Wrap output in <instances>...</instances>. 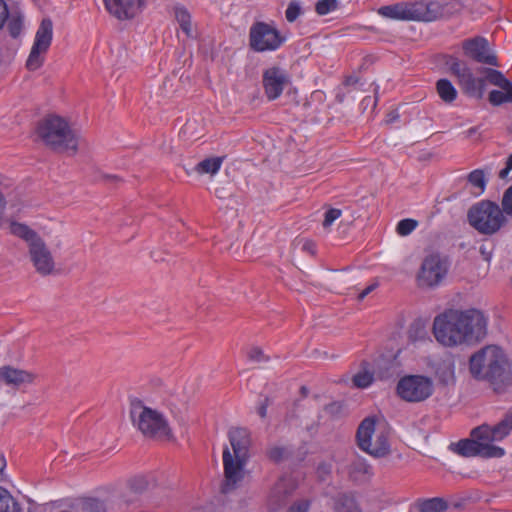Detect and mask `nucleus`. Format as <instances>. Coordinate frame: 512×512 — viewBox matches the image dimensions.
Listing matches in <instances>:
<instances>
[{"label":"nucleus","instance_id":"nucleus-4","mask_svg":"<svg viewBox=\"0 0 512 512\" xmlns=\"http://www.w3.org/2000/svg\"><path fill=\"white\" fill-rule=\"evenodd\" d=\"M228 438L233 450L231 454L229 448L223 451L224 482L221 486V492L228 494L237 488L238 484L244 479V466L249 457L250 434L245 428H231L228 432Z\"/></svg>","mask_w":512,"mask_h":512},{"label":"nucleus","instance_id":"nucleus-45","mask_svg":"<svg viewBox=\"0 0 512 512\" xmlns=\"http://www.w3.org/2000/svg\"><path fill=\"white\" fill-rule=\"evenodd\" d=\"M269 406V398L265 397L263 402L259 405L257 413L261 418H265L267 415V408Z\"/></svg>","mask_w":512,"mask_h":512},{"label":"nucleus","instance_id":"nucleus-57","mask_svg":"<svg viewBox=\"0 0 512 512\" xmlns=\"http://www.w3.org/2000/svg\"><path fill=\"white\" fill-rule=\"evenodd\" d=\"M481 253H486V250H483V248H481Z\"/></svg>","mask_w":512,"mask_h":512},{"label":"nucleus","instance_id":"nucleus-18","mask_svg":"<svg viewBox=\"0 0 512 512\" xmlns=\"http://www.w3.org/2000/svg\"><path fill=\"white\" fill-rule=\"evenodd\" d=\"M36 375L30 371L18 369L9 365L0 367V382L12 388L32 384Z\"/></svg>","mask_w":512,"mask_h":512},{"label":"nucleus","instance_id":"nucleus-17","mask_svg":"<svg viewBox=\"0 0 512 512\" xmlns=\"http://www.w3.org/2000/svg\"><path fill=\"white\" fill-rule=\"evenodd\" d=\"M263 87L268 100L273 101L280 97L289 83V77L279 67H271L263 72Z\"/></svg>","mask_w":512,"mask_h":512},{"label":"nucleus","instance_id":"nucleus-52","mask_svg":"<svg viewBox=\"0 0 512 512\" xmlns=\"http://www.w3.org/2000/svg\"><path fill=\"white\" fill-rule=\"evenodd\" d=\"M90 506H95L97 509L102 510L103 509V503L98 500H93L90 503Z\"/></svg>","mask_w":512,"mask_h":512},{"label":"nucleus","instance_id":"nucleus-30","mask_svg":"<svg viewBox=\"0 0 512 512\" xmlns=\"http://www.w3.org/2000/svg\"><path fill=\"white\" fill-rule=\"evenodd\" d=\"M468 182L479 189V192L482 193L486 187V178L484 171L481 169L473 170L468 175Z\"/></svg>","mask_w":512,"mask_h":512},{"label":"nucleus","instance_id":"nucleus-48","mask_svg":"<svg viewBox=\"0 0 512 512\" xmlns=\"http://www.w3.org/2000/svg\"><path fill=\"white\" fill-rule=\"evenodd\" d=\"M340 408V406L337 404V403H331V404H328L325 406V411L329 412V413H334L336 411H338Z\"/></svg>","mask_w":512,"mask_h":512},{"label":"nucleus","instance_id":"nucleus-25","mask_svg":"<svg viewBox=\"0 0 512 512\" xmlns=\"http://www.w3.org/2000/svg\"><path fill=\"white\" fill-rule=\"evenodd\" d=\"M10 232L18 236L25 241L28 242V246L30 247L31 243L36 239H41L32 229H30L27 225L13 222L10 225Z\"/></svg>","mask_w":512,"mask_h":512},{"label":"nucleus","instance_id":"nucleus-36","mask_svg":"<svg viewBox=\"0 0 512 512\" xmlns=\"http://www.w3.org/2000/svg\"><path fill=\"white\" fill-rule=\"evenodd\" d=\"M302 14V8L298 2L292 1L289 3L286 11V20L290 23L296 21V19Z\"/></svg>","mask_w":512,"mask_h":512},{"label":"nucleus","instance_id":"nucleus-8","mask_svg":"<svg viewBox=\"0 0 512 512\" xmlns=\"http://www.w3.org/2000/svg\"><path fill=\"white\" fill-rule=\"evenodd\" d=\"M356 439L358 447L374 456L384 457L390 452L388 433L384 427H377L373 417H367L360 423Z\"/></svg>","mask_w":512,"mask_h":512},{"label":"nucleus","instance_id":"nucleus-6","mask_svg":"<svg viewBox=\"0 0 512 512\" xmlns=\"http://www.w3.org/2000/svg\"><path fill=\"white\" fill-rule=\"evenodd\" d=\"M130 416L133 424L145 437L153 439L171 437V429L165 417L157 410L146 407L142 401H132Z\"/></svg>","mask_w":512,"mask_h":512},{"label":"nucleus","instance_id":"nucleus-1","mask_svg":"<svg viewBox=\"0 0 512 512\" xmlns=\"http://www.w3.org/2000/svg\"><path fill=\"white\" fill-rule=\"evenodd\" d=\"M488 318L478 309H447L433 321V335L445 347L472 345L487 335Z\"/></svg>","mask_w":512,"mask_h":512},{"label":"nucleus","instance_id":"nucleus-31","mask_svg":"<svg viewBox=\"0 0 512 512\" xmlns=\"http://www.w3.org/2000/svg\"><path fill=\"white\" fill-rule=\"evenodd\" d=\"M352 381L358 388H367L373 382V374L367 370H363L355 374Z\"/></svg>","mask_w":512,"mask_h":512},{"label":"nucleus","instance_id":"nucleus-13","mask_svg":"<svg viewBox=\"0 0 512 512\" xmlns=\"http://www.w3.org/2000/svg\"><path fill=\"white\" fill-rule=\"evenodd\" d=\"M448 272V262L438 253L427 255L421 264L417 274V282L420 287H436L445 278Z\"/></svg>","mask_w":512,"mask_h":512},{"label":"nucleus","instance_id":"nucleus-3","mask_svg":"<svg viewBox=\"0 0 512 512\" xmlns=\"http://www.w3.org/2000/svg\"><path fill=\"white\" fill-rule=\"evenodd\" d=\"M469 369L475 379L489 382L498 394L512 387V364L498 346L488 345L473 354Z\"/></svg>","mask_w":512,"mask_h":512},{"label":"nucleus","instance_id":"nucleus-20","mask_svg":"<svg viewBox=\"0 0 512 512\" xmlns=\"http://www.w3.org/2000/svg\"><path fill=\"white\" fill-rule=\"evenodd\" d=\"M296 486L292 478L283 476L273 485L269 494V503L274 510L283 506Z\"/></svg>","mask_w":512,"mask_h":512},{"label":"nucleus","instance_id":"nucleus-38","mask_svg":"<svg viewBox=\"0 0 512 512\" xmlns=\"http://www.w3.org/2000/svg\"><path fill=\"white\" fill-rule=\"evenodd\" d=\"M450 70L453 75H455L458 79L462 74H465L470 68L463 62L458 59H453L450 63Z\"/></svg>","mask_w":512,"mask_h":512},{"label":"nucleus","instance_id":"nucleus-46","mask_svg":"<svg viewBox=\"0 0 512 512\" xmlns=\"http://www.w3.org/2000/svg\"><path fill=\"white\" fill-rule=\"evenodd\" d=\"M376 287V284L369 285L366 287L361 293L358 295V300H363L370 292H372Z\"/></svg>","mask_w":512,"mask_h":512},{"label":"nucleus","instance_id":"nucleus-53","mask_svg":"<svg viewBox=\"0 0 512 512\" xmlns=\"http://www.w3.org/2000/svg\"><path fill=\"white\" fill-rule=\"evenodd\" d=\"M300 393L303 397H307L308 396V393H309V390L306 386H302L300 388Z\"/></svg>","mask_w":512,"mask_h":512},{"label":"nucleus","instance_id":"nucleus-56","mask_svg":"<svg viewBox=\"0 0 512 512\" xmlns=\"http://www.w3.org/2000/svg\"><path fill=\"white\" fill-rule=\"evenodd\" d=\"M481 253H486V250H483V248H481Z\"/></svg>","mask_w":512,"mask_h":512},{"label":"nucleus","instance_id":"nucleus-28","mask_svg":"<svg viewBox=\"0 0 512 512\" xmlns=\"http://www.w3.org/2000/svg\"><path fill=\"white\" fill-rule=\"evenodd\" d=\"M335 512H361V510L354 498L342 495L336 502Z\"/></svg>","mask_w":512,"mask_h":512},{"label":"nucleus","instance_id":"nucleus-35","mask_svg":"<svg viewBox=\"0 0 512 512\" xmlns=\"http://www.w3.org/2000/svg\"><path fill=\"white\" fill-rule=\"evenodd\" d=\"M247 357L252 362H268L270 360V357L264 353V351L257 346H254L249 349L247 353Z\"/></svg>","mask_w":512,"mask_h":512},{"label":"nucleus","instance_id":"nucleus-54","mask_svg":"<svg viewBox=\"0 0 512 512\" xmlns=\"http://www.w3.org/2000/svg\"><path fill=\"white\" fill-rule=\"evenodd\" d=\"M477 132V128L476 127H471L468 131H467V136L470 137L472 136L473 134H475Z\"/></svg>","mask_w":512,"mask_h":512},{"label":"nucleus","instance_id":"nucleus-23","mask_svg":"<svg viewBox=\"0 0 512 512\" xmlns=\"http://www.w3.org/2000/svg\"><path fill=\"white\" fill-rule=\"evenodd\" d=\"M436 90L441 100L447 104L452 103L457 98V90L447 79L438 80Z\"/></svg>","mask_w":512,"mask_h":512},{"label":"nucleus","instance_id":"nucleus-33","mask_svg":"<svg viewBox=\"0 0 512 512\" xmlns=\"http://www.w3.org/2000/svg\"><path fill=\"white\" fill-rule=\"evenodd\" d=\"M417 226L418 222L416 220L407 218L398 222L396 231L401 236H407L412 233Z\"/></svg>","mask_w":512,"mask_h":512},{"label":"nucleus","instance_id":"nucleus-43","mask_svg":"<svg viewBox=\"0 0 512 512\" xmlns=\"http://www.w3.org/2000/svg\"><path fill=\"white\" fill-rule=\"evenodd\" d=\"M308 503L305 501L295 503L292 505L288 512H307L308 511Z\"/></svg>","mask_w":512,"mask_h":512},{"label":"nucleus","instance_id":"nucleus-29","mask_svg":"<svg viewBox=\"0 0 512 512\" xmlns=\"http://www.w3.org/2000/svg\"><path fill=\"white\" fill-rule=\"evenodd\" d=\"M447 503L441 498H431L425 500L421 505V512H445Z\"/></svg>","mask_w":512,"mask_h":512},{"label":"nucleus","instance_id":"nucleus-5","mask_svg":"<svg viewBox=\"0 0 512 512\" xmlns=\"http://www.w3.org/2000/svg\"><path fill=\"white\" fill-rule=\"evenodd\" d=\"M37 135L51 150L74 155L78 151V135L62 117L50 115L37 127Z\"/></svg>","mask_w":512,"mask_h":512},{"label":"nucleus","instance_id":"nucleus-14","mask_svg":"<svg viewBox=\"0 0 512 512\" xmlns=\"http://www.w3.org/2000/svg\"><path fill=\"white\" fill-rule=\"evenodd\" d=\"M483 72L486 73V80L489 84L500 88V90L490 91L489 103L493 106L512 103V82L499 70L485 68Z\"/></svg>","mask_w":512,"mask_h":512},{"label":"nucleus","instance_id":"nucleus-50","mask_svg":"<svg viewBox=\"0 0 512 512\" xmlns=\"http://www.w3.org/2000/svg\"><path fill=\"white\" fill-rule=\"evenodd\" d=\"M511 170H512V169H508V167H507V166H505V168H503L502 170H500V172H499V178H500V179H505V178L508 176V174H509V172H510Z\"/></svg>","mask_w":512,"mask_h":512},{"label":"nucleus","instance_id":"nucleus-40","mask_svg":"<svg viewBox=\"0 0 512 512\" xmlns=\"http://www.w3.org/2000/svg\"><path fill=\"white\" fill-rule=\"evenodd\" d=\"M130 487L136 492H141L148 487V481L144 476H138L130 480Z\"/></svg>","mask_w":512,"mask_h":512},{"label":"nucleus","instance_id":"nucleus-15","mask_svg":"<svg viewBox=\"0 0 512 512\" xmlns=\"http://www.w3.org/2000/svg\"><path fill=\"white\" fill-rule=\"evenodd\" d=\"M462 49L464 55L475 62L495 67L499 66L497 56L490 50L489 43L484 37L477 36L464 40Z\"/></svg>","mask_w":512,"mask_h":512},{"label":"nucleus","instance_id":"nucleus-26","mask_svg":"<svg viewBox=\"0 0 512 512\" xmlns=\"http://www.w3.org/2000/svg\"><path fill=\"white\" fill-rule=\"evenodd\" d=\"M222 161L221 157L204 159L197 164L196 171L200 174H216L222 165Z\"/></svg>","mask_w":512,"mask_h":512},{"label":"nucleus","instance_id":"nucleus-55","mask_svg":"<svg viewBox=\"0 0 512 512\" xmlns=\"http://www.w3.org/2000/svg\"><path fill=\"white\" fill-rule=\"evenodd\" d=\"M506 166L508 167V169H512V154L508 157L506 161Z\"/></svg>","mask_w":512,"mask_h":512},{"label":"nucleus","instance_id":"nucleus-42","mask_svg":"<svg viewBox=\"0 0 512 512\" xmlns=\"http://www.w3.org/2000/svg\"><path fill=\"white\" fill-rule=\"evenodd\" d=\"M7 19H8V6L4 0H0V29L3 28Z\"/></svg>","mask_w":512,"mask_h":512},{"label":"nucleus","instance_id":"nucleus-39","mask_svg":"<svg viewBox=\"0 0 512 512\" xmlns=\"http://www.w3.org/2000/svg\"><path fill=\"white\" fill-rule=\"evenodd\" d=\"M503 214L512 216V186H510L503 194L502 209Z\"/></svg>","mask_w":512,"mask_h":512},{"label":"nucleus","instance_id":"nucleus-10","mask_svg":"<svg viewBox=\"0 0 512 512\" xmlns=\"http://www.w3.org/2000/svg\"><path fill=\"white\" fill-rule=\"evenodd\" d=\"M285 41L286 36L269 23L257 21L249 29V46L255 52L276 51Z\"/></svg>","mask_w":512,"mask_h":512},{"label":"nucleus","instance_id":"nucleus-11","mask_svg":"<svg viewBox=\"0 0 512 512\" xmlns=\"http://www.w3.org/2000/svg\"><path fill=\"white\" fill-rule=\"evenodd\" d=\"M433 392L434 384L432 379L423 375L404 376L397 384V393L400 398L411 403L423 402Z\"/></svg>","mask_w":512,"mask_h":512},{"label":"nucleus","instance_id":"nucleus-32","mask_svg":"<svg viewBox=\"0 0 512 512\" xmlns=\"http://www.w3.org/2000/svg\"><path fill=\"white\" fill-rule=\"evenodd\" d=\"M338 7L337 0H319L315 5V11L318 15H327L336 10Z\"/></svg>","mask_w":512,"mask_h":512},{"label":"nucleus","instance_id":"nucleus-49","mask_svg":"<svg viewBox=\"0 0 512 512\" xmlns=\"http://www.w3.org/2000/svg\"><path fill=\"white\" fill-rule=\"evenodd\" d=\"M357 82H358V79H357L356 77L349 76V77H347V78L345 79L344 84H345L346 86H352V85L357 84Z\"/></svg>","mask_w":512,"mask_h":512},{"label":"nucleus","instance_id":"nucleus-37","mask_svg":"<svg viewBox=\"0 0 512 512\" xmlns=\"http://www.w3.org/2000/svg\"><path fill=\"white\" fill-rule=\"evenodd\" d=\"M342 214L340 209L331 208L325 212L324 220L322 222V226L324 229H328L335 220H337Z\"/></svg>","mask_w":512,"mask_h":512},{"label":"nucleus","instance_id":"nucleus-16","mask_svg":"<svg viewBox=\"0 0 512 512\" xmlns=\"http://www.w3.org/2000/svg\"><path fill=\"white\" fill-rule=\"evenodd\" d=\"M29 257L36 272L41 276H48L54 273L55 261L43 239H36L31 243Z\"/></svg>","mask_w":512,"mask_h":512},{"label":"nucleus","instance_id":"nucleus-44","mask_svg":"<svg viewBox=\"0 0 512 512\" xmlns=\"http://www.w3.org/2000/svg\"><path fill=\"white\" fill-rule=\"evenodd\" d=\"M302 250L309 253L310 255H314L316 253V245L311 240H305L302 245Z\"/></svg>","mask_w":512,"mask_h":512},{"label":"nucleus","instance_id":"nucleus-9","mask_svg":"<svg viewBox=\"0 0 512 512\" xmlns=\"http://www.w3.org/2000/svg\"><path fill=\"white\" fill-rule=\"evenodd\" d=\"M379 14L391 19L430 22L440 17L441 7L436 2L397 3L381 7Z\"/></svg>","mask_w":512,"mask_h":512},{"label":"nucleus","instance_id":"nucleus-41","mask_svg":"<svg viewBox=\"0 0 512 512\" xmlns=\"http://www.w3.org/2000/svg\"><path fill=\"white\" fill-rule=\"evenodd\" d=\"M285 449L283 447L274 446L268 449L267 456L274 462H279L283 459Z\"/></svg>","mask_w":512,"mask_h":512},{"label":"nucleus","instance_id":"nucleus-24","mask_svg":"<svg viewBox=\"0 0 512 512\" xmlns=\"http://www.w3.org/2000/svg\"><path fill=\"white\" fill-rule=\"evenodd\" d=\"M175 18L187 37H193L191 15L183 6L174 8Z\"/></svg>","mask_w":512,"mask_h":512},{"label":"nucleus","instance_id":"nucleus-7","mask_svg":"<svg viewBox=\"0 0 512 512\" xmlns=\"http://www.w3.org/2000/svg\"><path fill=\"white\" fill-rule=\"evenodd\" d=\"M468 221L479 233L493 235L506 224L507 219L498 204L483 200L469 209Z\"/></svg>","mask_w":512,"mask_h":512},{"label":"nucleus","instance_id":"nucleus-2","mask_svg":"<svg viewBox=\"0 0 512 512\" xmlns=\"http://www.w3.org/2000/svg\"><path fill=\"white\" fill-rule=\"evenodd\" d=\"M512 431V411L505 414L503 419L495 425L482 424L471 431V439H462L452 443V451L463 457L480 456L483 458H500L505 450L494 442L507 437Z\"/></svg>","mask_w":512,"mask_h":512},{"label":"nucleus","instance_id":"nucleus-27","mask_svg":"<svg viewBox=\"0 0 512 512\" xmlns=\"http://www.w3.org/2000/svg\"><path fill=\"white\" fill-rule=\"evenodd\" d=\"M0 512H20L19 504L3 487H0Z\"/></svg>","mask_w":512,"mask_h":512},{"label":"nucleus","instance_id":"nucleus-12","mask_svg":"<svg viewBox=\"0 0 512 512\" xmlns=\"http://www.w3.org/2000/svg\"><path fill=\"white\" fill-rule=\"evenodd\" d=\"M52 39V20L50 18H44L36 31L33 46L26 61V68L29 71H36L42 67Z\"/></svg>","mask_w":512,"mask_h":512},{"label":"nucleus","instance_id":"nucleus-22","mask_svg":"<svg viewBox=\"0 0 512 512\" xmlns=\"http://www.w3.org/2000/svg\"><path fill=\"white\" fill-rule=\"evenodd\" d=\"M349 477L355 482H366L373 475L372 467L361 457L355 458L348 466Z\"/></svg>","mask_w":512,"mask_h":512},{"label":"nucleus","instance_id":"nucleus-19","mask_svg":"<svg viewBox=\"0 0 512 512\" xmlns=\"http://www.w3.org/2000/svg\"><path fill=\"white\" fill-rule=\"evenodd\" d=\"M107 11L118 20L134 18L140 11V0H104Z\"/></svg>","mask_w":512,"mask_h":512},{"label":"nucleus","instance_id":"nucleus-34","mask_svg":"<svg viewBox=\"0 0 512 512\" xmlns=\"http://www.w3.org/2000/svg\"><path fill=\"white\" fill-rule=\"evenodd\" d=\"M7 28H8V31L10 33V35L13 37V38H16L20 35L21 33V30H22V19L20 16H8V19H7Z\"/></svg>","mask_w":512,"mask_h":512},{"label":"nucleus","instance_id":"nucleus-21","mask_svg":"<svg viewBox=\"0 0 512 512\" xmlns=\"http://www.w3.org/2000/svg\"><path fill=\"white\" fill-rule=\"evenodd\" d=\"M486 81V77L475 78L471 69L458 79L459 85L466 94L477 97H482Z\"/></svg>","mask_w":512,"mask_h":512},{"label":"nucleus","instance_id":"nucleus-51","mask_svg":"<svg viewBox=\"0 0 512 512\" xmlns=\"http://www.w3.org/2000/svg\"><path fill=\"white\" fill-rule=\"evenodd\" d=\"M5 467H6L5 457L2 454H0V476H2Z\"/></svg>","mask_w":512,"mask_h":512},{"label":"nucleus","instance_id":"nucleus-47","mask_svg":"<svg viewBox=\"0 0 512 512\" xmlns=\"http://www.w3.org/2000/svg\"><path fill=\"white\" fill-rule=\"evenodd\" d=\"M103 180L106 183H111V184H117L121 181V179L116 175H103Z\"/></svg>","mask_w":512,"mask_h":512}]
</instances>
